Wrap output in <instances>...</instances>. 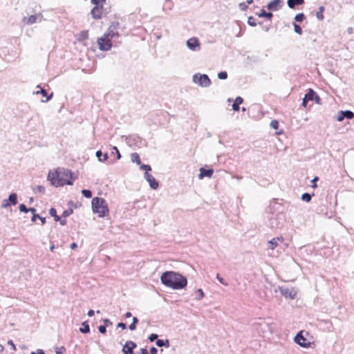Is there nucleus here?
<instances>
[{"label":"nucleus","instance_id":"19","mask_svg":"<svg viewBox=\"0 0 354 354\" xmlns=\"http://www.w3.org/2000/svg\"><path fill=\"white\" fill-rule=\"evenodd\" d=\"M304 3V0H288L287 5L291 8L294 9L297 6L303 5Z\"/></svg>","mask_w":354,"mask_h":354},{"label":"nucleus","instance_id":"64","mask_svg":"<svg viewBox=\"0 0 354 354\" xmlns=\"http://www.w3.org/2000/svg\"><path fill=\"white\" fill-rule=\"evenodd\" d=\"M39 219H40L42 225L46 223V218L44 217L40 216V218H39Z\"/></svg>","mask_w":354,"mask_h":354},{"label":"nucleus","instance_id":"33","mask_svg":"<svg viewBox=\"0 0 354 354\" xmlns=\"http://www.w3.org/2000/svg\"><path fill=\"white\" fill-rule=\"evenodd\" d=\"M138 319L137 317H133V322L132 323L129 325V328L131 330H136V324H138Z\"/></svg>","mask_w":354,"mask_h":354},{"label":"nucleus","instance_id":"40","mask_svg":"<svg viewBox=\"0 0 354 354\" xmlns=\"http://www.w3.org/2000/svg\"><path fill=\"white\" fill-rule=\"evenodd\" d=\"M248 24L250 26H256L257 24L255 22V19L253 17H249L248 19Z\"/></svg>","mask_w":354,"mask_h":354},{"label":"nucleus","instance_id":"54","mask_svg":"<svg viewBox=\"0 0 354 354\" xmlns=\"http://www.w3.org/2000/svg\"><path fill=\"white\" fill-rule=\"evenodd\" d=\"M158 349L156 347H151L150 348V353L151 354H157Z\"/></svg>","mask_w":354,"mask_h":354},{"label":"nucleus","instance_id":"44","mask_svg":"<svg viewBox=\"0 0 354 354\" xmlns=\"http://www.w3.org/2000/svg\"><path fill=\"white\" fill-rule=\"evenodd\" d=\"M216 279H217L219 281V282H220L221 283H222L223 285H224V286H228V283H227L226 281H225L224 279H223V278H222V277L220 276V274H216Z\"/></svg>","mask_w":354,"mask_h":354},{"label":"nucleus","instance_id":"30","mask_svg":"<svg viewBox=\"0 0 354 354\" xmlns=\"http://www.w3.org/2000/svg\"><path fill=\"white\" fill-rule=\"evenodd\" d=\"M324 10L325 8L324 6H320L319 8V11L316 13L317 18L320 21L324 19L323 12H324Z\"/></svg>","mask_w":354,"mask_h":354},{"label":"nucleus","instance_id":"13","mask_svg":"<svg viewBox=\"0 0 354 354\" xmlns=\"http://www.w3.org/2000/svg\"><path fill=\"white\" fill-rule=\"evenodd\" d=\"M283 6L281 0H272L267 5V8L269 10L277 11L279 10Z\"/></svg>","mask_w":354,"mask_h":354},{"label":"nucleus","instance_id":"11","mask_svg":"<svg viewBox=\"0 0 354 354\" xmlns=\"http://www.w3.org/2000/svg\"><path fill=\"white\" fill-rule=\"evenodd\" d=\"M137 345L133 341L129 340L123 346L122 352L124 354H133V349L136 348Z\"/></svg>","mask_w":354,"mask_h":354},{"label":"nucleus","instance_id":"16","mask_svg":"<svg viewBox=\"0 0 354 354\" xmlns=\"http://www.w3.org/2000/svg\"><path fill=\"white\" fill-rule=\"evenodd\" d=\"M213 172L214 171L212 169H205L203 167H201L200 169V174L198 175V178L200 179H203L204 177L210 178L212 176Z\"/></svg>","mask_w":354,"mask_h":354},{"label":"nucleus","instance_id":"15","mask_svg":"<svg viewBox=\"0 0 354 354\" xmlns=\"http://www.w3.org/2000/svg\"><path fill=\"white\" fill-rule=\"evenodd\" d=\"M39 18V21L42 19V16L39 15H33L30 16L29 17H24L23 21L27 25H32L37 22V19Z\"/></svg>","mask_w":354,"mask_h":354},{"label":"nucleus","instance_id":"35","mask_svg":"<svg viewBox=\"0 0 354 354\" xmlns=\"http://www.w3.org/2000/svg\"><path fill=\"white\" fill-rule=\"evenodd\" d=\"M312 198V195L308 193H304L301 196V199L304 201L309 202Z\"/></svg>","mask_w":354,"mask_h":354},{"label":"nucleus","instance_id":"20","mask_svg":"<svg viewBox=\"0 0 354 354\" xmlns=\"http://www.w3.org/2000/svg\"><path fill=\"white\" fill-rule=\"evenodd\" d=\"M282 242L283 241V239L282 236L274 238L272 240L268 241V244L270 245V249L274 250L275 249L278 245V241Z\"/></svg>","mask_w":354,"mask_h":354},{"label":"nucleus","instance_id":"39","mask_svg":"<svg viewBox=\"0 0 354 354\" xmlns=\"http://www.w3.org/2000/svg\"><path fill=\"white\" fill-rule=\"evenodd\" d=\"M111 155L116 154L117 155V159L119 160L121 158V154L118 150V149L116 147H113V151L111 153Z\"/></svg>","mask_w":354,"mask_h":354},{"label":"nucleus","instance_id":"55","mask_svg":"<svg viewBox=\"0 0 354 354\" xmlns=\"http://www.w3.org/2000/svg\"><path fill=\"white\" fill-rule=\"evenodd\" d=\"M318 180V177H315L313 180H312V183H313V185H312V187L313 188H315L317 187V185H316V181Z\"/></svg>","mask_w":354,"mask_h":354},{"label":"nucleus","instance_id":"46","mask_svg":"<svg viewBox=\"0 0 354 354\" xmlns=\"http://www.w3.org/2000/svg\"><path fill=\"white\" fill-rule=\"evenodd\" d=\"M342 111H340L338 112L337 113V120L339 121V122H341L345 118H344V115L342 114Z\"/></svg>","mask_w":354,"mask_h":354},{"label":"nucleus","instance_id":"24","mask_svg":"<svg viewBox=\"0 0 354 354\" xmlns=\"http://www.w3.org/2000/svg\"><path fill=\"white\" fill-rule=\"evenodd\" d=\"M156 344L158 347H162V346L169 347V341L168 339H165V340L157 339Z\"/></svg>","mask_w":354,"mask_h":354},{"label":"nucleus","instance_id":"53","mask_svg":"<svg viewBox=\"0 0 354 354\" xmlns=\"http://www.w3.org/2000/svg\"><path fill=\"white\" fill-rule=\"evenodd\" d=\"M117 327L121 328L122 329H125L127 328V326H126V324H124L123 322H120V323L118 324Z\"/></svg>","mask_w":354,"mask_h":354},{"label":"nucleus","instance_id":"26","mask_svg":"<svg viewBox=\"0 0 354 354\" xmlns=\"http://www.w3.org/2000/svg\"><path fill=\"white\" fill-rule=\"evenodd\" d=\"M316 93L311 88H310L308 93L305 95V97L308 100H313Z\"/></svg>","mask_w":354,"mask_h":354},{"label":"nucleus","instance_id":"3","mask_svg":"<svg viewBox=\"0 0 354 354\" xmlns=\"http://www.w3.org/2000/svg\"><path fill=\"white\" fill-rule=\"evenodd\" d=\"M91 205L93 212L98 214L100 217H104L109 212L107 203L102 198H93Z\"/></svg>","mask_w":354,"mask_h":354},{"label":"nucleus","instance_id":"41","mask_svg":"<svg viewBox=\"0 0 354 354\" xmlns=\"http://www.w3.org/2000/svg\"><path fill=\"white\" fill-rule=\"evenodd\" d=\"M218 77L220 80H225L227 78V73L225 71H221L218 73Z\"/></svg>","mask_w":354,"mask_h":354},{"label":"nucleus","instance_id":"58","mask_svg":"<svg viewBox=\"0 0 354 354\" xmlns=\"http://www.w3.org/2000/svg\"><path fill=\"white\" fill-rule=\"evenodd\" d=\"M8 344L9 345L12 346V349H13L14 351H15V350H16V346H15V344L13 343V342H12V340H9V341L8 342Z\"/></svg>","mask_w":354,"mask_h":354},{"label":"nucleus","instance_id":"17","mask_svg":"<svg viewBox=\"0 0 354 354\" xmlns=\"http://www.w3.org/2000/svg\"><path fill=\"white\" fill-rule=\"evenodd\" d=\"M37 88H39L40 90L34 92L35 94H36V95L41 94L44 97H46V99L45 100H42L43 102H46L49 101L53 97V93H51L50 95H48L46 91L44 88H41L39 85H38L37 86Z\"/></svg>","mask_w":354,"mask_h":354},{"label":"nucleus","instance_id":"50","mask_svg":"<svg viewBox=\"0 0 354 354\" xmlns=\"http://www.w3.org/2000/svg\"><path fill=\"white\" fill-rule=\"evenodd\" d=\"M98 330H99L100 333H102V334L106 333V326L100 325V326L98 327Z\"/></svg>","mask_w":354,"mask_h":354},{"label":"nucleus","instance_id":"5","mask_svg":"<svg viewBox=\"0 0 354 354\" xmlns=\"http://www.w3.org/2000/svg\"><path fill=\"white\" fill-rule=\"evenodd\" d=\"M304 335H308V333L304 330L299 331L295 337V342L304 348H308L311 343L307 340Z\"/></svg>","mask_w":354,"mask_h":354},{"label":"nucleus","instance_id":"8","mask_svg":"<svg viewBox=\"0 0 354 354\" xmlns=\"http://www.w3.org/2000/svg\"><path fill=\"white\" fill-rule=\"evenodd\" d=\"M17 204V195L15 193L10 194L8 199H4L2 201L1 207L7 208L10 205H15Z\"/></svg>","mask_w":354,"mask_h":354},{"label":"nucleus","instance_id":"57","mask_svg":"<svg viewBox=\"0 0 354 354\" xmlns=\"http://www.w3.org/2000/svg\"><path fill=\"white\" fill-rule=\"evenodd\" d=\"M308 102V100L304 97L303 98V101H302V106L304 107H306Z\"/></svg>","mask_w":354,"mask_h":354},{"label":"nucleus","instance_id":"25","mask_svg":"<svg viewBox=\"0 0 354 354\" xmlns=\"http://www.w3.org/2000/svg\"><path fill=\"white\" fill-rule=\"evenodd\" d=\"M82 325V327L80 328V332L82 333H88L90 332V327L87 322H83Z\"/></svg>","mask_w":354,"mask_h":354},{"label":"nucleus","instance_id":"21","mask_svg":"<svg viewBox=\"0 0 354 354\" xmlns=\"http://www.w3.org/2000/svg\"><path fill=\"white\" fill-rule=\"evenodd\" d=\"M243 100L242 97H237L232 104V109L235 111H238L240 109L239 105L243 103Z\"/></svg>","mask_w":354,"mask_h":354},{"label":"nucleus","instance_id":"63","mask_svg":"<svg viewBox=\"0 0 354 354\" xmlns=\"http://www.w3.org/2000/svg\"><path fill=\"white\" fill-rule=\"evenodd\" d=\"M28 212H30L34 214H35L36 209L33 207H30V208H28Z\"/></svg>","mask_w":354,"mask_h":354},{"label":"nucleus","instance_id":"1","mask_svg":"<svg viewBox=\"0 0 354 354\" xmlns=\"http://www.w3.org/2000/svg\"><path fill=\"white\" fill-rule=\"evenodd\" d=\"M163 285L174 290H180L187 286V278L178 272L166 271L160 277Z\"/></svg>","mask_w":354,"mask_h":354},{"label":"nucleus","instance_id":"51","mask_svg":"<svg viewBox=\"0 0 354 354\" xmlns=\"http://www.w3.org/2000/svg\"><path fill=\"white\" fill-rule=\"evenodd\" d=\"M239 6L241 10H245L248 8V6L245 3H240Z\"/></svg>","mask_w":354,"mask_h":354},{"label":"nucleus","instance_id":"18","mask_svg":"<svg viewBox=\"0 0 354 354\" xmlns=\"http://www.w3.org/2000/svg\"><path fill=\"white\" fill-rule=\"evenodd\" d=\"M102 6H95L92 10H91V15H92V17L95 19H100L102 17Z\"/></svg>","mask_w":354,"mask_h":354},{"label":"nucleus","instance_id":"28","mask_svg":"<svg viewBox=\"0 0 354 354\" xmlns=\"http://www.w3.org/2000/svg\"><path fill=\"white\" fill-rule=\"evenodd\" d=\"M131 161L136 162L137 165H141V161L138 153H133L131 156Z\"/></svg>","mask_w":354,"mask_h":354},{"label":"nucleus","instance_id":"7","mask_svg":"<svg viewBox=\"0 0 354 354\" xmlns=\"http://www.w3.org/2000/svg\"><path fill=\"white\" fill-rule=\"evenodd\" d=\"M111 39V38L106 37L104 35L103 37L99 38L97 40V44L99 45L100 50L103 51L109 50L112 46Z\"/></svg>","mask_w":354,"mask_h":354},{"label":"nucleus","instance_id":"31","mask_svg":"<svg viewBox=\"0 0 354 354\" xmlns=\"http://www.w3.org/2000/svg\"><path fill=\"white\" fill-rule=\"evenodd\" d=\"M35 193L44 194L45 192V187L42 185H37L32 188Z\"/></svg>","mask_w":354,"mask_h":354},{"label":"nucleus","instance_id":"52","mask_svg":"<svg viewBox=\"0 0 354 354\" xmlns=\"http://www.w3.org/2000/svg\"><path fill=\"white\" fill-rule=\"evenodd\" d=\"M40 218V216L37 214H34L31 218L32 222H35L37 218Z\"/></svg>","mask_w":354,"mask_h":354},{"label":"nucleus","instance_id":"47","mask_svg":"<svg viewBox=\"0 0 354 354\" xmlns=\"http://www.w3.org/2000/svg\"><path fill=\"white\" fill-rule=\"evenodd\" d=\"M19 209L21 212H28V208L26 207V206L24 204H21L19 206Z\"/></svg>","mask_w":354,"mask_h":354},{"label":"nucleus","instance_id":"6","mask_svg":"<svg viewBox=\"0 0 354 354\" xmlns=\"http://www.w3.org/2000/svg\"><path fill=\"white\" fill-rule=\"evenodd\" d=\"M120 28V23L118 21H113L109 27L107 32L104 34L106 37L111 39L119 37L118 30Z\"/></svg>","mask_w":354,"mask_h":354},{"label":"nucleus","instance_id":"45","mask_svg":"<svg viewBox=\"0 0 354 354\" xmlns=\"http://www.w3.org/2000/svg\"><path fill=\"white\" fill-rule=\"evenodd\" d=\"M73 213V209H66L65 211L63 212L62 213V216L63 217H67L70 214H71Z\"/></svg>","mask_w":354,"mask_h":354},{"label":"nucleus","instance_id":"48","mask_svg":"<svg viewBox=\"0 0 354 354\" xmlns=\"http://www.w3.org/2000/svg\"><path fill=\"white\" fill-rule=\"evenodd\" d=\"M158 335H157V334H154V333H153V334H151V335L149 336V338H148V339H149V340L150 342H153V341H155L156 339H158Z\"/></svg>","mask_w":354,"mask_h":354},{"label":"nucleus","instance_id":"9","mask_svg":"<svg viewBox=\"0 0 354 354\" xmlns=\"http://www.w3.org/2000/svg\"><path fill=\"white\" fill-rule=\"evenodd\" d=\"M281 294L286 298L295 299L297 292L293 288L281 287L279 288Z\"/></svg>","mask_w":354,"mask_h":354},{"label":"nucleus","instance_id":"12","mask_svg":"<svg viewBox=\"0 0 354 354\" xmlns=\"http://www.w3.org/2000/svg\"><path fill=\"white\" fill-rule=\"evenodd\" d=\"M187 47L192 50H198L200 49V42L196 37H192L187 41Z\"/></svg>","mask_w":354,"mask_h":354},{"label":"nucleus","instance_id":"23","mask_svg":"<svg viewBox=\"0 0 354 354\" xmlns=\"http://www.w3.org/2000/svg\"><path fill=\"white\" fill-rule=\"evenodd\" d=\"M259 17H266L269 20H271L273 15L271 12H267L263 9L261 10V12L257 14Z\"/></svg>","mask_w":354,"mask_h":354},{"label":"nucleus","instance_id":"2","mask_svg":"<svg viewBox=\"0 0 354 354\" xmlns=\"http://www.w3.org/2000/svg\"><path fill=\"white\" fill-rule=\"evenodd\" d=\"M73 179L71 171L64 168H59L55 172H49L48 174V180L50 181L51 185L55 187L64 185H71Z\"/></svg>","mask_w":354,"mask_h":354},{"label":"nucleus","instance_id":"14","mask_svg":"<svg viewBox=\"0 0 354 354\" xmlns=\"http://www.w3.org/2000/svg\"><path fill=\"white\" fill-rule=\"evenodd\" d=\"M145 178L147 182H149L151 189H156L158 187V183L151 174H149V172L145 173Z\"/></svg>","mask_w":354,"mask_h":354},{"label":"nucleus","instance_id":"32","mask_svg":"<svg viewBox=\"0 0 354 354\" xmlns=\"http://www.w3.org/2000/svg\"><path fill=\"white\" fill-rule=\"evenodd\" d=\"M342 114L344 115V116L345 118H348V119H352L354 117V113L351 111H349V110L342 111Z\"/></svg>","mask_w":354,"mask_h":354},{"label":"nucleus","instance_id":"38","mask_svg":"<svg viewBox=\"0 0 354 354\" xmlns=\"http://www.w3.org/2000/svg\"><path fill=\"white\" fill-rule=\"evenodd\" d=\"M293 26L295 32H297L299 35L302 34V29L299 25L297 24L296 23H293Z\"/></svg>","mask_w":354,"mask_h":354},{"label":"nucleus","instance_id":"62","mask_svg":"<svg viewBox=\"0 0 354 354\" xmlns=\"http://www.w3.org/2000/svg\"><path fill=\"white\" fill-rule=\"evenodd\" d=\"M77 248V245L75 243H73L71 244V248L72 250H75Z\"/></svg>","mask_w":354,"mask_h":354},{"label":"nucleus","instance_id":"37","mask_svg":"<svg viewBox=\"0 0 354 354\" xmlns=\"http://www.w3.org/2000/svg\"><path fill=\"white\" fill-rule=\"evenodd\" d=\"M82 194H83L84 196H85L87 198H90L92 197V192L88 189L82 190Z\"/></svg>","mask_w":354,"mask_h":354},{"label":"nucleus","instance_id":"43","mask_svg":"<svg viewBox=\"0 0 354 354\" xmlns=\"http://www.w3.org/2000/svg\"><path fill=\"white\" fill-rule=\"evenodd\" d=\"M270 127L274 129H277L279 127V122L276 120H273L270 122Z\"/></svg>","mask_w":354,"mask_h":354},{"label":"nucleus","instance_id":"4","mask_svg":"<svg viewBox=\"0 0 354 354\" xmlns=\"http://www.w3.org/2000/svg\"><path fill=\"white\" fill-rule=\"evenodd\" d=\"M193 82L202 87H208L212 84L211 80L205 74H195Z\"/></svg>","mask_w":354,"mask_h":354},{"label":"nucleus","instance_id":"56","mask_svg":"<svg viewBox=\"0 0 354 354\" xmlns=\"http://www.w3.org/2000/svg\"><path fill=\"white\" fill-rule=\"evenodd\" d=\"M103 322H104V323L105 324V326H109V325H111V324H112L111 322L109 319H104L103 320Z\"/></svg>","mask_w":354,"mask_h":354},{"label":"nucleus","instance_id":"42","mask_svg":"<svg viewBox=\"0 0 354 354\" xmlns=\"http://www.w3.org/2000/svg\"><path fill=\"white\" fill-rule=\"evenodd\" d=\"M139 165L140 166V169L142 170L145 171V172H148V171L151 170V167L149 165L141 164V165Z\"/></svg>","mask_w":354,"mask_h":354},{"label":"nucleus","instance_id":"61","mask_svg":"<svg viewBox=\"0 0 354 354\" xmlns=\"http://www.w3.org/2000/svg\"><path fill=\"white\" fill-rule=\"evenodd\" d=\"M94 313H95V312L93 310H89L88 312V316L92 317L94 315Z\"/></svg>","mask_w":354,"mask_h":354},{"label":"nucleus","instance_id":"22","mask_svg":"<svg viewBox=\"0 0 354 354\" xmlns=\"http://www.w3.org/2000/svg\"><path fill=\"white\" fill-rule=\"evenodd\" d=\"M96 156L100 162H105L109 158L106 153L103 154L101 151H97L96 152Z\"/></svg>","mask_w":354,"mask_h":354},{"label":"nucleus","instance_id":"36","mask_svg":"<svg viewBox=\"0 0 354 354\" xmlns=\"http://www.w3.org/2000/svg\"><path fill=\"white\" fill-rule=\"evenodd\" d=\"M305 19V15L303 13L297 14L295 17V20L298 22L302 21Z\"/></svg>","mask_w":354,"mask_h":354},{"label":"nucleus","instance_id":"60","mask_svg":"<svg viewBox=\"0 0 354 354\" xmlns=\"http://www.w3.org/2000/svg\"><path fill=\"white\" fill-rule=\"evenodd\" d=\"M314 100H315V102H316L317 104H320V98H319V97L317 95V93L315 94V96L314 97Z\"/></svg>","mask_w":354,"mask_h":354},{"label":"nucleus","instance_id":"34","mask_svg":"<svg viewBox=\"0 0 354 354\" xmlns=\"http://www.w3.org/2000/svg\"><path fill=\"white\" fill-rule=\"evenodd\" d=\"M196 299L197 300H201L205 296L203 291L201 288H199L196 290Z\"/></svg>","mask_w":354,"mask_h":354},{"label":"nucleus","instance_id":"29","mask_svg":"<svg viewBox=\"0 0 354 354\" xmlns=\"http://www.w3.org/2000/svg\"><path fill=\"white\" fill-rule=\"evenodd\" d=\"M49 214L51 216L54 217L55 221H60V216L57 214V211L55 208L51 207L49 210Z\"/></svg>","mask_w":354,"mask_h":354},{"label":"nucleus","instance_id":"27","mask_svg":"<svg viewBox=\"0 0 354 354\" xmlns=\"http://www.w3.org/2000/svg\"><path fill=\"white\" fill-rule=\"evenodd\" d=\"M88 37V33L87 30H83L80 32L78 35V41H84L85 39H87Z\"/></svg>","mask_w":354,"mask_h":354},{"label":"nucleus","instance_id":"10","mask_svg":"<svg viewBox=\"0 0 354 354\" xmlns=\"http://www.w3.org/2000/svg\"><path fill=\"white\" fill-rule=\"evenodd\" d=\"M282 220V216L280 214H276L269 221V225L271 228H279L281 225L280 221Z\"/></svg>","mask_w":354,"mask_h":354},{"label":"nucleus","instance_id":"59","mask_svg":"<svg viewBox=\"0 0 354 354\" xmlns=\"http://www.w3.org/2000/svg\"><path fill=\"white\" fill-rule=\"evenodd\" d=\"M140 354H149L147 350L145 348H142L140 351Z\"/></svg>","mask_w":354,"mask_h":354},{"label":"nucleus","instance_id":"49","mask_svg":"<svg viewBox=\"0 0 354 354\" xmlns=\"http://www.w3.org/2000/svg\"><path fill=\"white\" fill-rule=\"evenodd\" d=\"M105 2V0H91V3L95 4V6H100V4Z\"/></svg>","mask_w":354,"mask_h":354}]
</instances>
